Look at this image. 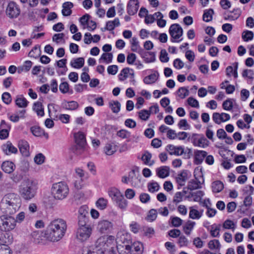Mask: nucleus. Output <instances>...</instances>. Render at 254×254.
<instances>
[{"instance_id":"obj_24","label":"nucleus","mask_w":254,"mask_h":254,"mask_svg":"<svg viewBox=\"0 0 254 254\" xmlns=\"http://www.w3.org/2000/svg\"><path fill=\"white\" fill-rule=\"evenodd\" d=\"M156 174L160 178H165L170 174V168L168 166H164L159 167L156 170Z\"/></svg>"},{"instance_id":"obj_5","label":"nucleus","mask_w":254,"mask_h":254,"mask_svg":"<svg viewBox=\"0 0 254 254\" xmlns=\"http://www.w3.org/2000/svg\"><path fill=\"white\" fill-rule=\"evenodd\" d=\"M85 214H81L78 216L79 227L77 230L76 238L81 242L87 240L90 237L92 229L89 225H86Z\"/></svg>"},{"instance_id":"obj_20","label":"nucleus","mask_w":254,"mask_h":254,"mask_svg":"<svg viewBox=\"0 0 254 254\" xmlns=\"http://www.w3.org/2000/svg\"><path fill=\"white\" fill-rule=\"evenodd\" d=\"M1 148L3 152L6 155H10L12 153L15 154L18 151L17 149L10 141H7L3 144Z\"/></svg>"},{"instance_id":"obj_35","label":"nucleus","mask_w":254,"mask_h":254,"mask_svg":"<svg viewBox=\"0 0 254 254\" xmlns=\"http://www.w3.org/2000/svg\"><path fill=\"white\" fill-rule=\"evenodd\" d=\"M211 188L214 193H218L224 189V185L220 181H216L211 184Z\"/></svg>"},{"instance_id":"obj_4","label":"nucleus","mask_w":254,"mask_h":254,"mask_svg":"<svg viewBox=\"0 0 254 254\" xmlns=\"http://www.w3.org/2000/svg\"><path fill=\"white\" fill-rule=\"evenodd\" d=\"M38 189L37 182L31 179L24 180L19 187V193L22 198L29 201L35 197Z\"/></svg>"},{"instance_id":"obj_54","label":"nucleus","mask_w":254,"mask_h":254,"mask_svg":"<svg viewBox=\"0 0 254 254\" xmlns=\"http://www.w3.org/2000/svg\"><path fill=\"white\" fill-rule=\"evenodd\" d=\"M235 100L233 99H228L222 104V107L223 109L227 111H230L233 107V102Z\"/></svg>"},{"instance_id":"obj_57","label":"nucleus","mask_w":254,"mask_h":254,"mask_svg":"<svg viewBox=\"0 0 254 254\" xmlns=\"http://www.w3.org/2000/svg\"><path fill=\"white\" fill-rule=\"evenodd\" d=\"M223 227L226 229H232L234 231L235 229L236 225L232 220L227 219L223 223Z\"/></svg>"},{"instance_id":"obj_6","label":"nucleus","mask_w":254,"mask_h":254,"mask_svg":"<svg viewBox=\"0 0 254 254\" xmlns=\"http://www.w3.org/2000/svg\"><path fill=\"white\" fill-rule=\"evenodd\" d=\"M51 193L56 199L62 200L66 198L68 195L69 188L64 182L56 183L52 186Z\"/></svg>"},{"instance_id":"obj_11","label":"nucleus","mask_w":254,"mask_h":254,"mask_svg":"<svg viewBox=\"0 0 254 254\" xmlns=\"http://www.w3.org/2000/svg\"><path fill=\"white\" fill-rule=\"evenodd\" d=\"M124 235L118 236L117 238V250L120 254H128L130 252V246L125 242Z\"/></svg>"},{"instance_id":"obj_63","label":"nucleus","mask_w":254,"mask_h":254,"mask_svg":"<svg viewBox=\"0 0 254 254\" xmlns=\"http://www.w3.org/2000/svg\"><path fill=\"white\" fill-rule=\"evenodd\" d=\"M171 224L175 227L180 226L183 222V220L178 217H171Z\"/></svg>"},{"instance_id":"obj_13","label":"nucleus","mask_w":254,"mask_h":254,"mask_svg":"<svg viewBox=\"0 0 254 254\" xmlns=\"http://www.w3.org/2000/svg\"><path fill=\"white\" fill-rule=\"evenodd\" d=\"M192 143L194 146L205 148L209 145V141L203 135H194Z\"/></svg>"},{"instance_id":"obj_49","label":"nucleus","mask_w":254,"mask_h":254,"mask_svg":"<svg viewBox=\"0 0 254 254\" xmlns=\"http://www.w3.org/2000/svg\"><path fill=\"white\" fill-rule=\"evenodd\" d=\"M117 135L122 139H127L128 140L131 136V133L126 129H122L117 131Z\"/></svg>"},{"instance_id":"obj_31","label":"nucleus","mask_w":254,"mask_h":254,"mask_svg":"<svg viewBox=\"0 0 254 254\" xmlns=\"http://www.w3.org/2000/svg\"><path fill=\"white\" fill-rule=\"evenodd\" d=\"M12 238L11 236L7 233H0V244L1 245H7L12 242Z\"/></svg>"},{"instance_id":"obj_36","label":"nucleus","mask_w":254,"mask_h":254,"mask_svg":"<svg viewBox=\"0 0 254 254\" xmlns=\"http://www.w3.org/2000/svg\"><path fill=\"white\" fill-rule=\"evenodd\" d=\"M73 4L71 2H65L63 4L62 14L64 16H69L71 13V8Z\"/></svg>"},{"instance_id":"obj_37","label":"nucleus","mask_w":254,"mask_h":254,"mask_svg":"<svg viewBox=\"0 0 254 254\" xmlns=\"http://www.w3.org/2000/svg\"><path fill=\"white\" fill-rule=\"evenodd\" d=\"M221 229L220 224H213L210 226V235L213 237H219L220 231Z\"/></svg>"},{"instance_id":"obj_19","label":"nucleus","mask_w":254,"mask_h":254,"mask_svg":"<svg viewBox=\"0 0 254 254\" xmlns=\"http://www.w3.org/2000/svg\"><path fill=\"white\" fill-rule=\"evenodd\" d=\"M108 194L113 201L115 202L123 195L119 190L116 188H111L108 190Z\"/></svg>"},{"instance_id":"obj_17","label":"nucleus","mask_w":254,"mask_h":254,"mask_svg":"<svg viewBox=\"0 0 254 254\" xmlns=\"http://www.w3.org/2000/svg\"><path fill=\"white\" fill-rule=\"evenodd\" d=\"M138 0H130L127 5V12L129 15H133L135 14L138 9Z\"/></svg>"},{"instance_id":"obj_42","label":"nucleus","mask_w":254,"mask_h":254,"mask_svg":"<svg viewBox=\"0 0 254 254\" xmlns=\"http://www.w3.org/2000/svg\"><path fill=\"white\" fill-rule=\"evenodd\" d=\"M116 205L121 209L125 210L127 206L128 202L125 199L124 195L115 202Z\"/></svg>"},{"instance_id":"obj_44","label":"nucleus","mask_w":254,"mask_h":254,"mask_svg":"<svg viewBox=\"0 0 254 254\" xmlns=\"http://www.w3.org/2000/svg\"><path fill=\"white\" fill-rule=\"evenodd\" d=\"M148 190L151 193L158 191L160 189V186L158 183L152 181L147 184Z\"/></svg>"},{"instance_id":"obj_39","label":"nucleus","mask_w":254,"mask_h":254,"mask_svg":"<svg viewBox=\"0 0 254 254\" xmlns=\"http://www.w3.org/2000/svg\"><path fill=\"white\" fill-rule=\"evenodd\" d=\"M109 108L114 113H118L121 109V104L118 101H111L109 103Z\"/></svg>"},{"instance_id":"obj_9","label":"nucleus","mask_w":254,"mask_h":254,"mask_svg":"<svg viewBox=\"0 0 254 254\" xmlns=\"http://www.w3.org/2000/svg\"><path fill=\"white\" fill-rule=\"evenodd\" d=\"M5 15L10 20H14L18 17L21 13L19 5L14 1L8 3L5 11Z\"/></svg>"},{"instance_id":"obj_64","label":"nucleus","mask_w":254,"mask_h":254,"mask_svg":"<svg viewBox=\"0 0 254 254\" xmlns=\"http://www.w3.org/2000/svg\"><path fill=\"white\" fill-rule=\"evenodd\" d=\"M0 254H11V251L7 245H0Z\"/></svg>"},{"instance_id":"obj_45","label":"nucleus","mask_w":254,"mask_h":254,"mask_svg":"<svg viewBox=\"0 0 254 254\" xmlns=\"http://www.w3.org/2000/svg\"><path fill=\"white\" fill-rule=\"evenodd\" d=\"M33 63L30 61H26L24 64L18 67V72L20 73L21 72H27L28 71L32 66Z\"/></svg>"},{"instance_id":"obj_59","label":"nucleus","mask_w":254,"mask_h":254,"mask_svg":"<svg viewBox=\"0 0 254 254\" xmlns=\"http://www.w3.org/2000/svg\"><path fill=\"white\" fill-rule=\"evenodd\" d=\"M60 91L63 94L68 93L69 91V84L67 82H62L59 85Z\"/></svg>"},{"instance_id":"obj_7","label":"nucleus","mask_w":254,"mask_h":254,"mask_svg":"<svg viewBox=\"0 0 254 254\" xmlns=\"http://www.w3.org/2000/svg\"><path fill=\"white\" fill-rule=\"evenodd\" d=\"M115 242V238L113 236L104 235L99 237L95 243V246L102 253L106 251L108 248L112 247Z\"/></svg>"},{"instance_id":"obj_16","label":"nucleus","mask_w":254,"mask_h":254,"mask_svg":"<svg viewBox=\"0 0 254 254\" xmlns=\"http://www.w3.org/2000/svg\"><path fill=\"white\" fill-rule=\"evenodd\" d=\"M207 154V152L203 150H194L193 152L194 163L196 165L201 164Z\"/></svg>"},{"instance_id":"obj_23","label":"nucleus","mask_w":254,"mask_h":254,"mask_svg":"<svg viewBox=\"0 0 254 254\" xmlns=\"http://www.w3.org/2000/svg\"><path fill=\"white\" fill-rule=\"evenodd\" d=\"M143 251L142 244L139 242H134L130 246V254H142Z\"/></svg>"},{"instance_id":"obj_30","label":"nucleus","mask_w":254,"mask_h":254,"mask_svg":"<svg viewBox=\"0 0 254 254\" xmlns=\"http://www.w3.org/2000/svg\"><path fill=\"white\" fill-rule=\"evenodd\" d=\"M120 25V22L118 18H115L113 20L108 21L106 22L105 29L108 31L113 30L115 27Z\"/></svg>"},{"instance_id":"obj_52","label":"nucleus","mask_w":254,"mask_h":254,"mask_svg":"<svg viewBox=\"0 0 254 254\" xmlns=\"http://www.w3.org/2000/svg\"><path fill=\"white\" fill-rule=\"evenodd\" d=\"M113 58V54L111 53H103L99 59V61L103 60L106 64L112 63Z\"/></svg>"},{"instance_id":"obj_21","label":"nucleus","mask_w":254,"mask_h":254,"mask_svg":"<svg viewBox=\"0 0 254 254\" xmlns=\"http://www.w3.org/2000/svg\"><path fill=\"white\" fill-rule=\"evenodd\" d=\"M75 142L81 147H84L86 144L85 134L81 131H78L74 134Z\"/></svg>"},{"instance_id":"obj_41","label":"nucleus","mask_w":254,"mask_h":254,"mask_svg":"<svg viewBox=\"0 0 254 254\" xmlns=\"http://www.w3.org/2000/svg\"><path fill=\"white\" fill-rule=\"evenodd\" d=\"M155 16L156 17L157 25L161 28L164 27L166 24V21L163 19V15L160 12L155 13Z\"/></svg>"},{"instance_id":"obj_3","label":"nucleus","mask_w":254,"mask_h":254,"mask_svg":"<svg viewBox=\"0 0 254 254\" xmlns=\"http://www.w3.org/2000/svg\"><path fill=\"white\" fill-rule=\"evenodd\" d=\"M193 176L194 179L191 181V200L201 204L202 197L204 193L203 191L197 190L201 187V184L204 182L201 169L198 167L195 168Z\"/></svg>"},{"instance_id":"obj_56","label":"nucleus","mask_w":254,"mask_h":254,"mask_svg":"<svg viewBox=\"0 0 254 254\" xmlns=\"http://www.w3.org/2000/svg\"><path fill=\"white\" fill-rule=\"evenodd\" d=\"M242 38L245 42H248L253 39L254 33L251 31L246 30L243 32Z\"/></svg>"},{"instance_id":"obj_51","label":"nucleus","mask_w":254,"mask_h":254,"mask_svg":"<svg viewBox=\"0 0 254 254\" xmlns=\"http://www.w3.org/2000/svg\"><path fill=\"white\" fill-rule=\"evenodd\" d=\"M28 103L27 100L22 96L17 97L15 100L16 105L20 108L26 107Z\"/></svg>"},{"instance_id":"obj_14","label":"nucleus","mask_w":254,"mask_h":254,"mask_svg":"<svg viewBox=\"0 0 254 254\" xmlns=\"http://www.w3.org/2000/svg\"><path fill=\"white\" fill-rule=\"evenodd\" d=\"M129 76L132 78L131 82H132L133 84H134L135 81L134 79V74L133 70L128 67L124 68L121 70L119 74V79L121 81H124Z\"/></svg>"},{"instance_id":"obj_48","label":"nucleus","mask_w":254,"mask_h":254,"mask_svg":"<svg viewBox=\"0 0 254 254\" xmlns=\"http://www.w3.org/2000/svg\"><path fill=\"white\" fill-rule=\"evenodd\" d=\"M33 109L37 113L38 116H44V109L41 102H37L35 103L34 104Z\"/></svg>"},{"instance_id":"obj_62","label":"nucleus","mask_w":254,"mask_h":254,"mask_svg":"<svg viewBox=\"0 0 254 254\" xmlns=\"http://www.w3.org/2000/svg\"><path fill=\"white\" fill-rule=\"evenodd\" d=\"M144 58L146 63H152L155 61V55L152 52H147L145 54Z\"/></svg>"},{"instance_id":"obj_60","label":"nucleus","mask_w":254,"mask_h":254,"mask_svg":"<svg viewBox=\"0 0 254 254\" xmlns=\"http://www.w3.org/2000/svg\"><path fill=\"white\" fill-rule=\"evenodd\" d=\"M78 107V104L77 102L71 101L68 102L65 104V108L69 110H74Z\"/></svg>"},{"instance_id":"obj_8","label":"nucleus","mask_w":254,"mask_h":254,"mask_svg":"<svg viewBox=\"0 0 254 254\" xmlns=\"http://www.w3.org/2000/svg\"><path fill=\"white\" fill-rule=\"evenodd\" d=\"M16 227L15 218L11 216L2 215L0 216V230L9 232Z\"/></svg>"},{"instance_id":"obj_40","label":"nucleus","mask_w":254,"mask_h":254,"mask_svg":"<svg viewBox=\"0 0 254 254\" xmlns=\"http://www.w3.org/2000/svg\"><path fill=\"white\" fill-rule=\"evenodd\" d=\"M157 215V210L151 209L148 211L146 217V220L148 222H152L156 219Z\"/></svg>"},{"instance_id":"obj_32","label":"nucleus","mask_w":254,"mask_h":254,"mask_svg":"<svg viewBox=\"0 0 254 254\" xmlns=\"http://www.w3.org/2000/svg\"><path fill=\"white\" fill-rule=\"evenodd\" d=\"M84 64V59L83 58H78L72 59L70 63V65L75 68H80Z\"/></svg>"},{"instance_id":"obj_28","label":"nucleus","mask_w":254,"mask_h":254,"mask_svg":"<svg viewBox=\"0 0 254 254\" xmlns=\"http://www.w3.org/2000/svg\"><path fill=\"white\" fill-rule=\"evenodd\" d=\"M117 149V146L115 143L112 142L105 145L104 151L107 155H111L116 152Z\"/></svg>"},{"instance_id":"obj_58","label":"nucleus","mask_w":254,"mask_h":254,"mask_svg":"<svg viewBox=\"0 0 254 254\" xmlns=\"http://www.w3.org/2000/svg\"><path fill=\"white\" fill-rule=\"evenodd\" d=\"M139 118L143 121H147L150 115V113L146 110H142L138 112Z\"/></svg>"},{"instance_id":"obj_26","label":"nucleus","mask_w":254,"mask_h":254,"mask_svg":"<svg viewBox=\"0 0 254 254\" xmlns=\"http://www.w3.org/2000/svg\"><path fill=\"white\" fill-rule=\"evenodd\" d=\"M30 130L32 133L35 136L41 137L44 136L46 138H48L49 135L46 133L43 129L37 126H34L31 127Z\"/></svg>"},{"instance_id":"obj_53","label":"nucleus","mask_w":254,"mask_h":254,"mask_svg":"<svg viewBox=\"0 0 254 254\" xmlns=\"http://www.w3.org/2000/svg\"><path fill=\"white\" fill-rule=\"evenodd\" d=\"M177 94L180 98L184 99L189 95L190 91L186 87H183L178 90Z\"/></svg>"},{"instance_id":"obj_34","label":"nucleus","mask_w":254,"mask_h":254,"mask_svg":"<svg viewBox=\"0 0 254 254\" xmlns=\"http://www.w3.org/2000/svg\"><path fill=\"white\" fill-rule=\"evenodd\" d=\"M152 158V154L147 151L144 152L141 157V160L144 164L151 166L154 163V161L151 160Z\"/></svg>"},{"instance_id":"obj_2","label":"nucleus","mask_w":254,"mask_h":254,"mask_svg":"<svg viewBox=\"0 0 254 254\" xmlns=\"http://www.w3.org/2000/svg\"><path fill=\"white\" fill-rule=\"evenodd\" d=\"M21 204L20 197L17 193H8L2 198L0 207L3 213L11 215L19 209Z\"/></svg>"},{"instance_id":"obj_43","label":"nucleus","mask_w":254,"mask_h":254,"mask_svg":"<svg viewBox=\"0 0 254 254\" xmlns=\"http://www.w3.org/2000/svg\"><path fill=\"white\" fill-rule=\"evenodd\" d=\"M203 210H197L194 206H191V219H199L203 215Z\"/></svg>"},{"instance_id":"obj_10","label":"nucleus","mask_w":254,"mask_h":254,"mask_svg":"<svg viewBox=\"0 0 254 254\" xmlns=\"http://www.w3.org/2000/svg\"><path fill=\"white\" fill-rule=\"evenodd\" d=\"M171 37V40L173 42H179L182 40L183 29L178 24L171 25L169 30Z\"/></svg>"},{"instance_id":"obj_25","label":"nucleus","mask_w":254,"mask_h":254,"mask_svg":"<svg viewBox=\"0 0 254 254\" xmlns=\"http://www.w3.org/2000/svg\"><path fill=\"white\" fill-rule=\"evenodd\" d=\"M189 171L183 170L176 177L177 183L181 186H183L188 179Z\"/></svg>"},{"instance_id":"obj_27","label":"nucleus","mask_w":254,"mask_h":254,"mask_svg":"<svg viewBox=\"0 0 254 254\" xmlns=\"http://www.w3.org/2000/svg\"><path fill=\"white\" fill-rule=\"evenodd\" d=\"M1 168L6 173L10 174L14 171L15 166L12 162L5 161L2 164Z\"/></svg>"},{"instance_id":"obj_33","label":"nucleus","mask_w":254,"mask_h":254,"mask_svg":"<svg viewBox=\"0 0 254 254\" xmlns=\"http://www.w3.org/2000/svg\"><path fill=\"white\" fill-rule=\"evenodd\" d=\"M159 74L157 72L151 74L143 79V82L146 84H151L155 83L158 78Z\"/></svg>"},{"instance_id":"obj_15","label":"nucleus","mask_w":254,"mask_h":254,"mask_svg":"<svg viewBox=\"0 0 254 254\" xmlns=\"http://www.w3.org/2000/svg\"><path fill=\"white\" fill-rule=\"evenodd\" d=\"M230 119V115L227 113H222L219 114L218 113H214L212 115L213 121L217 124H220L221 122L227 121Z\"/></svg>"},{"instance_id":"obj_46","label":"nucleus","mask_w":254,"mask_h":254,"mask_svg":"<svg viewBox=\"0 0 254 254\" xmlns=\"http://www.w3.org/2000/svg\"><path fill=\"white\" fill-rule=\"evenodd\" d=\"M108 201L103 197L99 198L96 202V206L100 210H104L107 206Z\"/></svg>"},{"instance_id":"obj_1","label":"nucleus","mask_w":254,"mask_h":254,"mask_svg":"<svg viewBox=\"0 0 254 254\" xmlns=\"http://www.w3.org/2000/svg\"><path fill=\"white\" fill-rule=\"evenodd\" d=\"M67 224L65 220L57 219L52 221L47 226L44 233L45 237L51 242H58L65 235Z\"/></svg>"},{"instance_id":"obj_61","label":"nucleus","mask_w":254,"mask_h":254,"mask_svg":"<svg viewBox=\"0 0 254 254\" xmlns=\"http://www.w3.org/2000/svg\"><path fill=\"white\" fill-rule=\"evenodd\" d=\"M2 101L6 105L9 104L12 101V98L9 93L4 92L1 96Z\"/></svg>"},{"instance_id":"obj_47","label":"nucleus","mask_w":254,"mask_h":254,"mask_svg":"<svg viewBox=\"0 0 254 254\" xmlns=\"http://www.w3.org/2000/svg\"><path fill=\"white\" fill-rule=\"evenodd\" d=\"M31 236L35 243L39 244L43 243V235L41 232L34 231L32 233Z\"/></svg>"},{"instance_id":"obj_29","label":"nucleus","mask_w":254,"mask_h":254,"mask_svg":"<svg viewBox=\"0 0 254 254\" xmlns=\"http://www.w3.org/2000/svg\"><path fill=\"white\" fill-rule=\"evenodd\" d=\"M167 150L171 155H180L184 152L181 147H177L173 145H169L167 146Z\"/></svg>"},{"instance_id":"obj_22","label":"nucleus","mask_w":254,"mask_h":254,"mask_svg":"<svg viewBox=\"0 0 254 254\" xmlns=\"http://www.w3.org/2000/svg\"><path fill=\"white\" fill-rule=\"evenodd\" d=\"M128 176L129 183H130L132 186L136 187L139 185L140 181L139 179V175L136 174L134 170H132L130 171L129 172Z\"/></svg>"},{"instance_id":"obj_38","label":"nucleus","mask_w":254,"mask_h":254,"mask_svg":"<svg viewBox=\"0 0 254 254\" xmlns=\"http://www.w3.org/2000/svg\"><path fill=\"white\" fill-rule=\"evenodd\" d=\"M214 10L212 8L205 9L202 16L203 20L205 22H208L212 20V16L214 14Z\"/></svg>"},{"instance_id":"obj_18","label":"nucleus","mask_w":254,"mask_h":254,"mask_svg":"<svg viewBox=\"0 0 254 254\" xmlns=\"http://www.w3.org/2000/svg\"><path fill=\"white\" fill-rule=\"evenodd\" d=\"M19 149L23 156L28 157L30 155L29 145L28 142L24 140H21L18 142Z\"/></svg>"},{"instance_id":"obj_55","label":"nucleus","mask_w":254,"mask_h":254,"mask_svg":"<svg viewBox=\"0 0 254 254\" xmlns=\"http://www.w3.org/2000/svg\"><path fill=\"white\" fill-rule=\"evenodd\" d=\"M208 246V248L211 250H219L221 247L219 240L216 239L210 241Z\"/></svg>"},{"instance_id":"obj_12","label":"nucleus","mask_w":254,"mask_h":254,"mask_svg":"<svg viewBox=\"0 0 254 254\" xmlns=\"http://www.w3.org/2000/svg\"><path fill=\"white\" fill-rule=\"evenodd\" d=\"M113 227V224L108 220H100L96 226V230L100 234H107L110 232Z\"/></svg>"},{"instance_id":"obj_50","label":"nucleus","mask_w":254,"mask_h":254,"mask_svg":"<svg viewBox=\"0 0 254 254\" xmlns=\"http://www.w3.org/2000/svg\"><path fill=\"white\" fill-rule=\"evenodd\" d=\"M41 54V50L38 46H35L29 53L28 56L30 58L36 59Z\"/></svg>"}]
</instances>
